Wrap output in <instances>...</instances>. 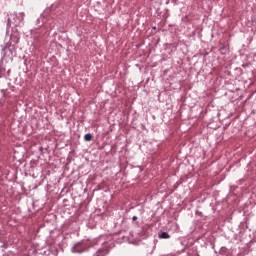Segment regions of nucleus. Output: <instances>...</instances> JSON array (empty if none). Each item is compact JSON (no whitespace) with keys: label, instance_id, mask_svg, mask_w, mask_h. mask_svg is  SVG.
Listing matches in <instances>:
<instances>
[{"label":"nucleus","instance_id":"1","mask_svg":"<svg viewBox=\"0 0 256 256\" xmlns=\"http://www.w3.org/2000/svg\"><path fill=\"white\" fill-rule=\"evenodd\" d=\"M73 253H83V248L81 247V244H76L72 248Z\"/></svg>","mask_w":256,"mask_h":256},{"label":"nucleus","instance_id":"2","mask_svg":"<svg viewBox=\"0 0 256 256\" xmlns=\"http://www.w3.org/2000/svg\"><path fill=\"white\" fill-rule=\"evenodd\" d=\"M160 239H169V233L167 232H162L160 235H159Z\"/></svg>","mask_w":256,"mask_h":256},{"label":"nucleus","instance_id":"3","mask_svg":"<svg viewBox=\"0 0 256 256\" xmlns=\"http://www.w3.org/2000/svg\"><path fill=\"white\" fill-rule=\"evenodd\" d=\"M84 139L85 141H92L93 135L91 133L85 134Z\"/></svg>","mask_w":256,"mask_h":256},{"label":"nucleus","instance_id":"4","mask_svg":"<svg viewBox=\"0 0 256 256\" xmlns=\"http://www.w3.org/2000/svg\"><path fill=\"white\" fill-rule=\"evenodd\" d=\"M133 221H137V216H133Z\"/></svg>","mask_w":256,"mask_h":256}]
</instances>
